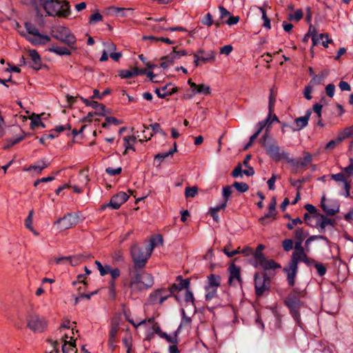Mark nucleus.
<instances>
[{
  "instance_id": "2eb2a0df",
  "label": "nucleus",
  "mask_w": 353,
  "mask_h": 353,
  "mask_svg": "<svg viewBox=\"0 0 353 353\" xmlns=\"http://www.w3.org/2000/svg\"><path fill=\"white\" fill-rule=\"evenodd\" d=\"M312 161V156L307 152H303V158L302 160H296L293 158H291L289 156V158L287 161L288 163L292 165L296 168H303L308 165Z\"/></svg>"
},
{
  "instance_id": "f03ea898",
  "label": "nucleus",
  "mask_w": 353,
  "mask_h": 353,
  "mask_svg": "<svg viewBox=\"0 0 353 353\" xmlns=\"http://www.w3.org/2000/svg\"><path fill=\"white\" fill-rule=\"evenodd\" d=\"M129 275L131 279L128 283V287L132 294H138L150 288L154 285V279L152 274L143 270L136 271L131 270L130 268Z\"/></svg>"
},
{
  "instance_id": "58836bf2",
  "label": "nucleus",
  "mask_w": 353,
  "mask_h": 353,
  "mask_svg": "<svg viewBox=\"0 0 353 353\" xmlns=\"http://www.w3.org/2000/svg\"><path fill=\"white\" fill-rule=\"evenodd\" d=\"M91 107L96 110V112L94 113H95L97 115L105 116V107L103 104L99 103L97 101H94V103H92Z\"/></svg>"
},
{
  "instance_id": "f704fd0d",
  "label": "nucleus",
  "mask_w": 353,
  "mask_h": 353,
  "mask_svg": "<svg viewBox=\"0 0 353 353\" xmlns=\"http://www.w3.org/2000/svg\"><path fill=\"white\" fill-rule=\"evenodd\" d=\"M176 281L178 282L176 284L180 291L189 288L190 285V279H183L181 276H178Z\"/></svg>"
},
{
  "instance_id": "052dcab7",
  "label": "nucleus",
  "mask_w": 353,
  "mask_h": 353,
  "mask_svg": "<svg viewBox=\"0 0 353 353\" xmlns=\"http://www.w3.org/2000/svg\"><path fill=\"white\" fill-rule=\"evenodd\" d=\"M34 212L33 210H30L29 212L28 216L25 220V225L29 230H32V216Z\"/></svg>"
},
{
  "instance_id": "69168bd1",
  "label": "nucleus",
  "mask_w": 353,
  "mask_h": 353,
  "mask_svg": "<svg viewBox=\"0 0 353 353\" xmlns=\"http://www.w3.org/2000/svg\"><path fill=\"white\" fill-rule=\"evenodd\" d=\"M303 221L300 218L297 217L296 219H291V221L287 224L286 227L288 230H291L294 228L295 225L298 224L301 225Z\"/></svg>"
},
{
  "instance_id": "c756f323",
  "label": "nucleus",
  "mask_w": 353,
  "mask_h": 353,
  "mask_svg": "<svg viewBox=\"0 0 353 353\" xmlns=\"http://www.w3.org/2000/svg\"><path fill=\"white\" fill-rule=\"evenodd\" d=\"M14 128L17 130H19L21 132V134H18L16 138L14 139H10L12 141V144H6L3 146V149L7 150L10 148V147L19 143L21 141H23L25 139L26 134L21 131V128H19L18 126H15Z\"/></svg>"
},
{
  "instance_id": "cd10ccee",
  "label": "nucleus",
  "mask_w": 353,
  "mask_h": 353,
  "mask_svg": "<svg viewBox=\"0 0 353 353\" xmlns=\"http://www.w3.org/2000/svg\"><path fill=\"white\" fill-rule=\"evenodd\" d=\"M163 244V237L161 235L158 234L152 236L150 239V243L147 245V249L149 250L150 252H152L154 248L159 245Z\"/></svg>"
},
{
  "instance_id": "2f4dec72",
  "label": "nucleus",
  "mask_w": 353,
  "mask_h": 353,
  "mask_svg": "<svg viewBox=\"0 0 353 353\" xmlns=\"http://www.w3.org/2000/svg\"><path fill=\"white\" fill-rule=\"evenodd\" d=\"M136 141L137 138L134 136L123 137L124 145L125 148L124 154H126L127 150H128L135 151V148L133 147L132 145L136 142Z\"/></svg>"
},
{
  "instance_id": "09e8293b",
  "label": "nucleus",
  "mask_w": 353,
  "mask_h": 353,
  "mask_svg": "<svg viewBox=\"0 0 353 353\" xmlns=\"http://www.w3.org/2000/svg\"><path fill=\"white\" fill-rule=\"evenodd\" d=\"M299 262H301V252H293L289 263L295 266H298Z\"/></svg>"
},
{
  "instance_id": "6e6552de",
  "label": "nucleus",
  "mask_w": 353,
  "mask_h": 353,
  "mask_svg": "<svg viewBox=\"0 0 353 353\" xmlns=\"http://www.w3.org/2000/svg\"><path fill=\"white\" fill-rule=\"evenodd\" d=\"M263 147L265 149L267 154L274 161L278 162L281 160L288 161L289 158V153L284 150H281L279 146L276 144H263Z\"/></svg>"
},
{
  "instance_id": "6e6d98bb",
  "label": "nucleus",
  "mask_w": 353,
  "mask_h": 353,
  "mask_svg": "<svg viewBox=\"0 0 353 353\" xmlns=\"http://www.w3.org/2000/svg\"><path fill=\"white\" fill-rule=\"evenodd\" d=\"M254 258L255 261L254 266L256 267L258 266L259 263H260L261 261H262L265 257L262 251L256 250L255 252H254Z\"/></svg>"
},
{
  "instance_id": "774afa93",
  "label": "nucleus",
  "mask_w": 353,
  "mask_h": 353,
  "mask_svg": "<svg viewBox=\"0 0 353 353\" xmlns=\"http://www.w3.org/2000/svg\"><path fill=\"white\" fill-rule=\"evenodd\" d=\"M242 173H243V170H242V167H241V163H239L236 167L235 168L232 170V173H231V175L234 177V178H237L238 176H242Z\"/></svg>"
},
{
  "instance_id": "5fc2aeb1",
  "label": "nucleus",
  "mask_w": 353,
  "mask_h": 353,
  "mask_svg": "<svg viewBox=\"0 0 353 353\" xmlns=\"http://www.w3.org/2000/svg\"><path fill=\"white\" fill-rule=\"evenodd\" d=\"M149 127H150L152 128L153 134L159 133L163 137L166 136L165 132L162 130L159 123H154L150 124L149 125Z\"/></svg>"
},
{
  "instance_id": "423d86ee",
  "label": "nucleus",
  "mask_w": 353,
  "mask_h": 353,
  "mask_svg": "<svg viewBox=\"0 0 353 353\" xmlns=\"http://www.w3.org/2000/svg\"><path fill=\"white\" fill-rule=\"evenodd\" d=\"M52 37L57 40L64 43L70 48H74L76 44L77 39L71 31L66 27L59 26L52 31Z\"/></svg>"
},
{
  "instance_id": "8fccbe9b",
  "label": "nucleus",
  "mask_w": 353,
  "mask_h": 353,
  "mask_svg": "<svg viewBox=\"0 0 353 353\" xmlns=\"http://www.w3.org/2000/svg\"><path fill=\"white\" fill-rule=\"evenodd\" d=\"M259 10L262 14V19L264 21L263 26L268 29H270V28H271L270 20L267 16L265 10L264 9V8H262V7H260Z\"/></svg>"
},
{
  "instance_id": "dca6fc26",
  "label": "nucleus",
  "mask_w": 353,
  "mask_h": 353,
  "mask_svg": "<svg viewBox=\"0 0 353 353\" xmlns=\"http://www.w3.org/2000/svg\"><path fill=\"white\" fill-rule=\"evenodd\" d=\"M331 179L335 181L337 183H341L343 185V189L345 190V197H348L350 196V191L351 189V183L350 181H348L345 178L344 173L340 172L338 174H331Z\"/></svg>"
},
{
  "instance_id": "72a5a7b5",
  "label": "nucleus",
  "mask_w": 353,
  "mask_h": 353,
  "mask_svg": "<svg viewBox=\"0 0 353 353\" xmlns=\"http://www.w3.org/2000/svg\"><path fill=\"white\" fill-rule=\"evenodd\" d=\"M275 218H276V212L269 210V212L266 214H265V216H263L259 219V222L262 225H265L268 224L270 222L274 220Z\"/></svg>"
},
{
  "instance_id": "1a4fd4ad",
  "label": "nucleus",
  "mask_w": 353,
  "mask_h": 353,
  "mask_svg": "<svg viewBox=\"0 0 353 353\" xmlns=\"http://www.w3.org/2000/svg\"><path fill=\"white\" fill-rule=\"evenodd\" d=\"M28 327L34 332H42L47 328V321L43 317L32 314L28 319Z\"/></svg>"
},
{
  "instance_id": "b1692460",
  "label": "nucleus",
  "mask_w": 353,
  "mask_h": 353,
  "mask_svg": "<svg viewBox=\"0 0 353 353\" xmlns=\"http://www.w3.org/2000/svg\"><path fill=\"white\" fill-rule=\"evenodd\" d=\"M91 257L90 254H77L74 256H69V263L72 266H76L79 265L80 263L85 261Z\"/></svg>"
},
{
  "instance_id": "bb28decb",
  "label": "nucleus",
  "mask_w": 353,
  "mask_h": 353,
  "mask_svg": "<svg viewBox=\"0 0 353 353\" xmlns=\"http://www.w3.org/2000/svg\"><path fill=\"white\" fill-rule=\"evenodd\" d=\"M48 166V163H46L43 160L38 161L34 165H31L28 168H24V171L34 170L37 173L41 174L42 170Z\"/></svg>"
},
{
  "instance_id": "20e7f679",
  "label": "nucleus",
  "mask_w": 353,
  "mask_h": 353,
  "mask_svg": "<svg viewBox=\"0 0 353 353\" xmlns=\"http://www.w3.org/2000/svg\"><path fill=\"white\" fill-rule=\"evenodd\" d=\"M152 252L147 249V246L141 248L138 243H133L130 248V255L133 262V266L131 270L137 271L143 270Z\"/></svg>"
},
{
  "instance_id": "37998d69",
  "label": "nucleus",
  "mask_w": 353,
  "mask_h": 353,
  "mask_svg": "<svg viewBox=\"0 0 353 353\" xmlns=\"http://www.w3.org/2000/svg\"><path fill=\"white\" fill-rule=\"evenodd\" d=\"M275 101H276V94L274 92L273 90H271L270 96H269V104H268V110L270 111V114H273Z\"/></svg>"
},
{
  "instance_id": "c9c22d12",
  "label": "nucleus",
  "mask_w": 353,
  "mask_h": 353,
  "mask_svg": "<svg viewBox=\"0 0 353 353\" xmlns=\"http://www.w3.org/2000/svg\"><path fill=\"white\" fill-rule=\"evenodd\" d=\"M39 126L44 128L46 127V125L44 124V123H43L41 121L39 115L33 114L32 117H31V123H30L31 129L34 130L36 128H38Z\"/></svg>"
},
{
  "instance_id": "bf43d9fd",
  "label": "nucleus",
  "mask_w": 353,
  "mask_h": 353,
  "mask_svg": "<svg viewBox=\"0 0 353 353\" xmlns=\"http://www.w3.org/2000/svg\"><path fill=\"white\" fill-rule=\"evenodd\" d=\"M314 267L316 269L317 273L319 276H322L325 274L326 268L323 263L316 262L314 263Z\"/></svg>"
},
{
  "instance_id": "338daca9",
  "label": "nucleus",
  "mask_w": 353,
  "mask_h": 353,
  "mask_svg": "<svg viewBox=\"0 0 353 353\" xmlns=\"http://www.w3.org/2000/svg\"><path fill=\"white\" fill-rule=\"evenodd\" d=\"M102 19L103 16L100 13L96 12L90 15L89 22L90 23H96Z\"/></svg>"
},
{
  "instance_id": "603ef678",
  "label": "nucleus",
  "mask_w": 353,
  "mask_h": 353,
  "mask_svg": "<svg viewBox=\"0 0 353 353\" xmlns=\"http://www.w3.org/2000/svg\"><path fill=\"white\" fill-rule=\"evenodd\" d=\"M79 181L84 185H87L90 181L88 178V174L86 171L81 170L79 173L78 176Z\"/></svg>"
},
{
  "instance_id": "e433bc0d",
  "label": "nucleus",
  "mask_w": 353,
  "mask_h": 353,
  "mask_svg": "<svg viewBox=\"0 0 353 353\" xmlns=\"http://www.w3.org/2000/svg\"><path fill=\"white\" fill-rule=\"evenodd\" d=\"M217 289H218V288H212V287L205 286V300L210 301V300H212L213 298L216 297V293H217Z\"/></svg>"
},
{
  "instance_id": "f257e3e1",
  "label": "nucleus",
  "mask_w": 353,
  "mask_h": 353,
  "mask_svg": "<svg viewBox=\"0 0 353 353\" xmlns=\"http://www.w3.org/2000/svg\"><path fill=\"white\" fill-rule=\"evenodd\" d=\"M37 11L43 10L47 16L67 18L70 14L69 1L66 0H26Z\"/></svg>"
},
{
  "instance_id": "5701e85b",
  "label": "nucleus",
  "mask_w": 353,
  "mask_h": 353,
  "mask_svg": "<svg viewBox=\"0 0 353 353\" xmlns=\"http://www.w3.org/2000/svg\"><path fill=\"white\" fill-rule=\"evenodd\" d=\"M258 265H259L265 270H274L281 268V265L277 263L274 260L267 259L266 258H265L262 261H261V263H259Z\"/></svg>"
},
{
  "instance_id": "c03bdc74",
  "label": "nucleus",
  "mask_w": 353,
  "mask_h": 353,
  "mask_svg": "<svg viewBox=\"0 0 353 353\" xmlns=\"http://www.w3.org/2000/svg\"><path fill=\"white\" fill-rule=\"evenodd\" d=\"M308 235L305 232L302 228H298L294 232V236L296 241H303L304 239Z\"/></svg>"
},
{
  "instance_id": "a878e982",
  "label": "nucleus",
  "mask_w": 353,
  "mask_h": 353,
  "mask_svg": "<svg viewBox=\"0 0 353 353\" xmlns=\"http://www.w3.org/2000/svg\"><path fill=\"white\" fill-rule=\"evenodd\" d=\"M334 220L327 218L326 216L321 220H320V222H318V223H314L313 227L319 229V231L322 232L325 230L326 226L327 225H332L334 226Z\"/></svg>"
},
{
  "instance_id": "3c124183",
  "label": "nucleus",
  "mask_w": 353,
  "mask_h": 353,
  "mask_svg": "<svg viewBox=\"0 0 353 353\" xmlns=\"http://www.w3.org/2000/svg\"><path fill=\"white\" fill-rule=\"evenodd\" d=\"M198 192V188L196 186L187 187L185 190V195L187 198H193Z\"/></svg>"
},
{
  "instance_id": "ddd939ff",
  "label": "nucleus",
  "mask_w": 353,
  "mask_h": 353,
  "mask_svg": "<svg viewBox=\"0 0 353 353\" xmlns=\"http://www.w3.org/2000/svg\"><path fill=\"white\" fill-rule=\"evenodd\" d=\"M194 62L196 66L200 65L199 61L203 63L212 62L215 60V52L210 50L205 52L203 50H199L196 53L194 54Z\"/></svg>"
},
{
  "instance_id": "aec40b11",
  "label": "nucleus",
  "mask_w": 353,
  "mask_h": 353,
  "mask_svg": "<svg viewBox=\"0 0 353 353\" xmlns=\"http://www.w3.org/2000/svg\"><path fill=\"white\" fill-rule=\"evenodd\" d=\"M312 114V110L308 109L306 111L305 115L296 118L294 122L296 125V128L294 130H301L306 127L308 124V121Z\"/></svg>"
},
{
  "instance_id": "9b49d317",
  "label": "nucleus",
  "mask_w": 353,
  "mask_h": 353,
  "mask_svg": "<svg viewBox=\"0 0 353 353\" xmlns=\"http://www.w3.org/2000/svg\"><path fill=\"white\" fill-rule=\"evenodd\" d=\"M170 297V294H168L166 288H159L152 293L148 297V302L150 304H162L165 300Z\"/></svg>"
},
{
  "instance_id": "c85d7f7f",
  "label": "nucleus",
  "mask_w": 353,
  "mask_h": 353,
  "mask_svg": "<svg viewBox=\"0 0 353 353\" xmlns=\"http://www.w3.org/2000/svg\"><path fill=\"white\" fill-rule=\"evenodd\" d=\"M193 94H203L204 95H208L211 93V88L209 85L205 84H196V87L192 90Z\"/></svg>"
},
{
  "instance_id": "4468645a",
  "label": "nucleus",
  "mask_w": 353,
  "mask_h": 353,
  "mask_svg": "<svg viewBox=\"0 0 353 353\" xmlns=\"http://www.w3.org/2000/svg\"><path fill=\"white\" fill-rule=\"evenodd\" d=\"M325 198L323 196L321 201V206L327 216H334L339 212V205L335 201L325 203Z\"/></svg>"
},
{
  "instance_id": "6ab92c4d",
  "label": "nucleus",
  "mask_w": 353,
  "mask_h": 353,
  "mask_svg": "<svg viewBox=\"0 0 353 353\" xmlns=\"http://www.w3.org/2000/svg\"><path fill=\"white\" fill-rule=\"evenodd\" d=\"M228 270L230 272L229 284L232 285L234 280H236L239 283H241L242 280L241 278L240 268L232 263L230 265Z\"/></svg>"
},
{
  "instance_id": "a211bd4d",
  "label": "nucleus",
  "mask_w": 353,
  "mask_h": 353,
  "mask_svg": "<svg viewBox=\"0 0 353 353\" xmlns=\"http://www.w3.org/2000/svg\"><path fill=\"white\" fill-rule=\"evenodd\" d=\"M29 56L30 61L27 62V64L32 68L39 70L41 67V59L40 55L35 50L29 51Z\"/></svg>"
},
{
  "instance_id": "e2e57ef3",
  "label": "nucleus",
  "mask_w": 353,
  "mask_h": 353,
  "mask_svg": "<svg viewBox=\"0 0 353 353\" xmlns=\"http://www.w3.org/2000/svg\"><path fill=\"white\" fill-rule=\"evenodd\" d=\"M323 39H327V34H313L312 35L313 45L314 46L317 45Z\"/></svg>"
},
{
  "instance_id": "4c0bfd02",
  "label": "nucleus",
  "mask_w": 353,
  "mask_h": 353,
  "mask_svg": "<svg viewBox=\"0 0 353 353\" xmlns=\"http://www.w3.org/2000/svg\"><path fill=\"white\" fill-rule=\"evenodd\" d=\"M178 333H179L178 330L174 332V333L172 336L168 335L167 333L165 332V334H161V338L165 339L168 343L175 345L179 343Z\"/></svg>"
},
{
  "instance_id": "7c9ffc66",
  "label": "nucleus",
  "mask_w": 353,
  "mask_h": 353,
  "mask_svg": "<svg viewBox=\"0 0 353 353\" xmlns=\"http://www.w3.org/2000/svg\"><path fill=\"white\" fill-rule=\"evenodd\" d=\"M50 52H54L58 55H70L71 51L65 47L52 46L48 48Z\"/></svg>"
},
{
  "instance_id": "49530a36",
  "label": "nucleus",
  "mask_w": 353,
  "mask_h": 353,
  "mask_svg": "<svg viewBox=\"0 0 353 353\" xmlns=\"http://www.w3.org/2000/svg\"><path fill=\"white\" fill-rule=\"evenodd\" d=\"M175 150H170L167 152L159 153L155 155L154 159L159 161V163H161L169 156H172Z\"/></svg>"
},
{
  "instance_id": "9d476101",
  "label": "nucleus",
  "mask_w": 353,
  "mask_h": 353,
  "mask_svg": "<svg viewBox=\"0 0 353 353\" xmlns=\"http://www.w3.org/2000/svg\"><path fill=\"white\" fill-rule=\"evenodd\" d=\"M78 223V216L72 213H68L63 217L59 219L54 222L60 230H65L75 226Z\"/></svg>"
},
{
  "instance_id": "13d9d810",
  "label": "nucleus",
  "mask_w": 353,
  "mask_h": 353,
  "mask_svg": "<svg viewBox=\"0 0 353 353\" xmlns=\"http://www.w3.org/2000/svg\"><path fill=\"white\" fill-rule=\"evenodd\" d=\"M232 194V186L226 185L223 188V197L224 199V201L223 203H225L227 204V201Z\"/></svg>"
},
{
  "instance_id": "4d7b16f0",
  "label": "nucleus",
  "mask_w": 353,
  "mask_h": 353,
  "mask_svg": "<svg viewBox=\"0 0 353 353\" xmlns=\"http://www.w3.org/2000/svg\"><path fill=\"white\" fill-rule=\"evenodd\" d=\"M323 79V75H314L313 78L310 80L309 85H311L312 88L314 85H320L322 83Z\"/></svg>"
},
{
  "instance_id": "393cba45",
  "label": "nucleus",
  "mask_w": 353,
  "mask_h": 353,
  "mask_svg": "<svg viewBox=\"0 0 353 353\" xmlns=\"http://www.w3.org/2000/svg\"><path fill=\"white\" fill-rule=\"evenodd\" d=\"M221 285V276L218 274H210L207 276V282L205 286L219 288Z\"/></svg>"
},
{
  "instance_id": "79ce46f5",
  "label": "nucleus",
  "mask_w": 353,
  "mask_h": 353,
  "mask_svg": "<svg viewBox=\"0 0 353 353\" xmlns=\"http://www.w3.org/2000/svg\"><path fill=\"white\" fill-rule=\"evenodd\" d=\"M303 16V12L301 9L296 10L294 14H289L288 19L290 21H299Z\"/></svg>"
},
{
  "instance_id": "f8f14e48",
  "label": "nucleus",
  "mask_w": 353,
  "mask_h": 353,
  "mask_svg": "<svg viewBox=\"0 0 353 353\" xmlns=\"http://www.w3.org/2000/svg\"><path fill=\"white\" fill-rule=\"evenodd\" d=\"M129 196L124 192H120L112 196L109 203L101 206L102 210H105L108 207L112 209L118 210L121 205L128 201Z\"/></svg>"
},
{
  "instance_id": "7ed1b4c3",
  "label": "nucleus",
  "mask_w": 353,
  "mask_h": 353,
  "mask_svg": "<svg viewBox=\"0 0 353 353\" xmlns=\"http://www.w3.org/2000/svg\"><path fill=\"white\" fill-rule=\"evenodd\" d=\"M305 295V290L294 288L284 300V304L289 309L290 313L294 321L298 323L301 321L300 309L303 305L301 299L304 298Z\"/></svg>"
},
{
  "instance_id": "a19ab883",
  "label": "nucleus",
  "mask_w": 353,
  "mask_h": 353,
  "mask_svg": "<svg viewBox=\"0 0 353 353\" xmlns=\"http://www.w3.org/2000/svg\"><path fill=\"white\" fill-rule=\"evenodd\" d=\"M161 93L165 92L167 94V97L170 96L178 91V88L176 87H174L172 84H167L161 88Z\"/></svg>"
},
{
  "instance_id": "4be33fe9",
  "label": "nucleus",
  "mask_w": 353,
  "mask_h": 353,
  "mask_svg": "<svg viewBox=\"0 0 353 353\" xmlns=\"http://www.w3.org/2000/svg\"><path fill=\"white\" fill-rule=\"evenodd\" d=\"M119 326L117 320H112L111 323V328L109 333V345L111 347L114 348V343H116V336L119 331Z\"/></svg>"
},
{
  "instance_id": "f3484780",
  "label": "nucleus",
  "mask_w": 353,
  "mask_h": 353,
  "mask_svg": "<svg viewBox=\"0 0 353 353\" xmlns=\"http://www.w3.org/2000/svg\"><path fill=\"white\" fill-rule=\"evenodd\" d=\"M283 272L286 274V279L289 286L293 287L295 285V279L298 273V266L288 263L283 268Z\"/></svg>"
},
{
  "instance_id": "ea45409f",
  "label": "nucleus",
  "mask_w": 353,
  "mask_h": 353,
  "mask_svg": "<svg viewBox=\"0 0 353 353\" xmlns=\"http://www.w3.org/2000/svg\"><path fill=\"white\" fill-rule=\"evenodd\" d=\"M232 186L241 193L245 192L249 190V185L244 182L235 181Z\"/></svg>"
},
{
  "instance_id": "864d4df0",
  "label": "nucleus",
  "mask_w": 353,
  "mask_h": 353,
  "mask_svg": "<svg viewBox=\"0 0 353 353\" xmlns=\"http://www.w3.org/2000/svg\"><path fill=\"white\" fill-rule=\"evenodd\" d=\"M119 76L121 79H130L134 77L133 74V68L132 70H121L119 71Z\"/></svg>"
},
{
  "instance_id": "de8ad7c7",
  "label": "nucleus",
  "mask_w": 353,
  "mask_h": 353,
  "mask_svg": "<svg viewBox=\"0 0 353 353\" xmlns=\"http://www.w3.org/2000/svg\"><path fill=\"white\" fill-rule=\"evenodd\" d=\"M343 139H353V125L352 126L345 128L342 132H340Z\"/></svg>"
},
{
  "instance_id": "39448f33",
  "label": "nucleus",
  "mask_w": 353,
  "mask_h": 353,
  "mask_svg": "<svg viewBox=\"0 0 353 353\" xmlns=\"http://www.w3.org/2000/svg\"><path fill=\"white\" fill-rule=\"evenodd\" d=\"M24 26L29 34L34 36L31 37L24 34L26 39L33 45H45L50 41L49 36L42 34L39 32L38 28L31 22H26Z\"/></svg>"
},
{
  "instance_id": "0e129e2a",
  "label": "nucleus",
  "mask_w": 353,
  "mask_h": 353,
  "mask_svg": "<svg viewBox=\"0 0 353 353\" xmlns=\"http://www.w3.org/2000/svg\"><path fill=\"white\" fill-rule=\"evenodd\" d=\"M201 22L203 25H205L209 27L213 25L214 21L212 19V14L210 12L207 13L202 19Z\"/></svg>"
},
{
  "instance_id": "a18cd8bd",
  "label": "nucleus",
  "mask_w": 353,
  "mask_h": 353,
  "mask_svg": "<svg viewBox=\"0 0 353 353\" xmlns=\"http://www.w3.org/2000/svg\"><path fill=\"white\" fill-rule=\"evenodd\" d=\"M344 139H343L341 133H339L336 139L331 140L326 144L325 149H333L337 144L340 143Z\"/></svg>"
},
{
  "instance_id": "473e14b6",
  "label": "nucleus",
  "mask_w": 353,
  "mask_h": 353,
  "mask_svg": "<svg viewBox=\"0 0 353 353\" xmlns=\"http://www.w3.org/2000/svg\"><path fill=\"white\" fill-rule=\"evenodd\" d=\"M226 207L225 203H222L221 204L214 207L212 208L210 210V214L212 216L213 219L216 222H219V217L218 216V212L221 210H223Z\"/></svg>"
},
{
  "instance_id": "0eeeda50",
  "label": "nucleus",
  "mask_w": 353,
  "mask_h": 353,
  "mask_svg": "<svg viewBox=\"0 0 353 353\" xmlns=\"http://www.w3.org/2000/svg\"><path fill=\"white\" fill-rule=\"evenodd\" d=\"M270 288V280L266 273H255L254 288L256 296L257 297L262 296L266 291H269Z\"/></svg>"
},
{
  "instance_id": "412c9836",
  "label": "nucleus",
  "mask_w": 353,
  "mask_h": 353,
  "mask_svg": "<svg viewBox=\"0 0 353 353\" xmlns=\"http://www.w3.org/2000/svg\"><path fill=\"white\" fill-rule=\"evenodd\" d=\"M161 67L165 69L172 65L174 62L178 59V57L176 56L175 47L173 50L167 56L163 57L161 59Z\"/></svg>"
},
{
  "instance_id": "680f3d73",
  "label": "nucleus",
  "mask_w": 353,
  "mask_h": 353,
  "mask_svg": "<svg viewBox=\"0 0 353 353\" xmlns=\"http://www.w3.org/2000/svg\"><path fill=\"white\" fill-rule=\"evenodd\" d=\"M282 246L285 252H289L293 248V241L290 239H285L282 242Z\"/></svg>"
}]
</instances>
